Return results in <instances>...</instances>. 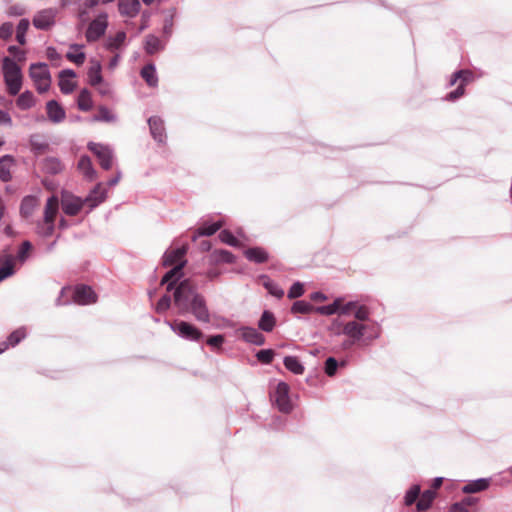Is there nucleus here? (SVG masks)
<instances>
[{"instance_id": "obj_9", "label": "nucleus", "mask_w": 512, "mask_h": 512, "mask_svg": "<svg viewBox=\"0 0 512 512\" xmlns=\"http://www.w3.org/2000/svg\"><path fill=\"white\" fill-rule=\"evenodd\" d=\"M87 147L92 153L96 155L101 167L104 170H110L112 168L113 151L109 146L100 143L89 142Z\"/></svg>"}, {"instance_id": "obj_10", "label": "nucleus", "mask_w": 512, "mask_h": 512, "mask_svg": "<svg viewBox=\"0 0 512 512\" xmlns=\"http://www.w3.org/2000/svg\"><path fill=\"white\" fill-rule=\"evenodd\" d=\"M73 299L77 304L87 305L96 302L97 296L91 287L79 285L74 290Z\"/></svg>"}, {"instance_id": "obj_12", "label": "nucleus", "mask_w": 512, "mask_h": 512, "mask_svg": "<svg viewBox=\"0 0 512 512\" xmlns=\"http://www.w3.org/2000/svg\"><path fill=\"white\" fill-rule=\"evenodd\" d=\"M238 332L242 340L249 344L261 346L265 343L264 335L254 327L242 326L238 329Z\"/></svg>"}, {"instance_id": "obj_2", "label": "nucleus", "mask_w": 512, "mask_h": 512, "mask_svg": "<svg viewBox=\"0 0 512 512\" xmlns=\"http://www.w3.org/2000/svg\"><path fill=\"white\" fill-rule=\"evenodd\" d=\"M2 69L9 94L12 96L19 94L22 86V72L20 66L10 57H4Z\"/></svg>"}, {"instance_id": "obj_35", "label": "nucleus", "mask_w": 512, "mask_h": 512, "mask_svg": "<svg viewBox=\"0 0 512 512\" xmlns=\"http://www.w3.org/2000/svg\"><path fill=\"white\" fill-rule=\"evenodd\" d=\"M126 40V33L124 31H118L115 36L108 37L105 43L107 50L114 51L119 49Z\"/></svg>"}, {"instance_id": "obj_61", "label": "nucleus", "mask_w": 512, "mask_h": 512, "mask_svg": "<svg viewBox=\"0 0 512 512\" xmlns=\"http://www.w3.org/2000/svg\"><path fill=\"white\" fill-rule=\"evenodd\" d=\"M172 27H173V17L170 16L169 18H166L164 20L163 33L169 37L172 33Z\"/></svg>"}, {"instance_id": "obj_11", "label": "nucleus", "mask_w": 512, "mask_h": 512, "mask_svg": "<svg viewBox=\"0 0 512 512\" xmlns=\"http://www.w3.org/2000/svg\"><path fill=\"white\" fill-rule=\"evenodd\" d=\"M148 125L153 139L160 144L165 143L167 136L164 121L158 116H152L148 119Z\"/></svg>"}, {"instance_id": "obj_4", "label": "nucleus", "mask_w": 512, "mask_h": 512, "mask_svg": "<svg viewBox=\"0 0 512 512\" xmlns=\"http://www.w3.org/2000/svg\"><path fill=\"white\" fill-rule=\"evenodd\" d=\"M165 323L169 325L170 329L178 335L180 338L191 341V342H198L200 341L204 334L203 332L197 328L195 325L184 321V320H174V321H168L166 320Z\"/></svg>"}, {"instance_id": "obj_18", "label": "nucleus", "mask_w": 512, "mask_h": 512, "mask_svg": "<svg viewBox=\"0 0 512 512\" xmlns=\"http://www.w3.org/2000/svg\"><path fill=\"white\" fill-rule=\"evenodd\" d=\"M490 485L489 478H479L472 480L462 487V492L465 494H473L486 490Z\"/></svg>"}, {"instance_id": "obj_6", "label": "nucleus", "mask_w": 512, "mask_h": 512, "mask_svg": "<svg viewBox=\"0 0 512 512\" xmlns=\"http://www.w3.org/2000/svg\"><path fill=\"white\" fill-rule=\"evenodd\" d=\"M107 27L108 14L106 12H101L88 25L85 33L87 42L92 43L98 41L102 36L105 35Z\"/></svg>"}, {"instance_id": "obj_63", "label": "nucleus", "mask_w": 512, "mask_h": 512, "mask_svg": "<svg viewBox=\"0 0 512 512\" xmlns=\"http://www.w3.org/2000/svg\"><path fill=\"white\" fill-rule=\"evenodd\" d=\"M464 70V74L462 77H460V85H463L464 87L473 79V73L469 70Z\"/></svg>"}, {"instance_id": "obj_37", "label": "nucleus", "mask_w": 512, "mask_h": 512, "mask_svg": "<svg viewBox=\"0 0 512 512\" xmlns=\"http://www.w3.org/2000/svg\"><path fill=\"white\" fill-rule=\"evenodd\" d=\"M88 80L91 86H97L103 81L102 74H101V65L99 62H95L89 69H88Z\"/></svg>"}, {"instance_id": "obj_25", "label": "nucleus", "mask_w": 512, "mask_h": 512, "mask_svg": "<svg viewBox=\"0 0 512 512\" xmlns=\"http://www.w3.org/2000/svg\"><path fill=\"white\" fill-rule=\"evenodd\" d=\"M58 206V198L56 196L49 197L45 205L43 220H45L46 222H55V218L58 212Z\"/></svg>"}, {"instance_id": "obj_3", "label": "nucleus", "mask_w": 512, "mask_h": 512, "mask_svg": "<svg viewBox=\"0 0 512 512\" xmlns=\"http://www.w3.org/2000/svg\"><path fill=\"white\" fill-rule=\"evenodd\" d=\"M337 335L343 334L354 341L370 342L377 339L380 335L378 330L370 329L367 325L357 321H348L343 324L342 330L336 332Z\"/></svg>"}, {"instance_id": "obj_19", "label": "nucleus", "mask_w": 512, "mask_h": 512, "mask_svg": "<svg viewBox=\"0 0 512 512\" xmlns=\"http://www.w3.org/2000/svg\"><path fill=\"white\" fill-rule=\"evenodd\" d=\"M186 253L185 247H179L173 250H168L163 255V265L164 266H171L176 265L179 262H181L182 258L184 257Z\"/></svg>"}, {"instance_id": "obj_60", "label": "nucleus", "mask_w": 512, "mask_h": 512, "mask_svg": "<svg viewBox=\"0 0 512 512\" xmlns=\"http://www.w3.org/2000/svg\"><path fill=\"white\" fill-rule=\"evenodd\" d=\"M25 13V9L20 5H12L8 9L9 16H22Z\"/></svg>"}, {"instance_id": "obj_1", "label": "nucleus", "mask_w": 512, "mask_h": 512, "mask_svg": "<svg viewBox=\"0 0 512 512\" xmlns=\"http://www.w3.org/2000/svg\"><path fill=\"white\" fill-rule=\"evenodd\" d=\"M173 296L174 305L179 314L185 315L190 313L198 322H210V311L206 299L189 280L181 281L177 285Z\"/></svg>"}, {"instance_id": "obj_64", "label": "nucleus", "mask_w": 512, "mask_h": 512, "mask_svg": "<svg viewBox=\"0 0 512 512\" xmlns=\"http://www.w3.org/2000/svg\"><path fill=\"white\" fill-rule=\"evenodd\" d=\"M450 512H468V509L464 507V504L460 502H456L452 504L450 508Z\"/></svg>"}, {"instance_id": "obj_62", "label": "nucleus", "mask_w": 512, "mask_h": 512, "mask_svg": "<svg viewBox=\"0 0 512 512\" xmlns=\"http://www.w3.org/2000/svg\"><path fill=\"white\" fill-rule=\"evenodd\" d=\"M0 125H12V118L10 114L4 110H0Z\"/></svg>"}, {"instance_id": "obj_51", "label": "nucleus", "mask_w": 512, "mask_h": 512, "mask_svg": "<svg viewBox=\"0 0 512 512\" xmlns=\"http://www.w3.org/2000/svg\"><path fill=\"white\" fill-rule=\"evenodd\" d=\"M304 292V285L301 282L297 281L290 287L287 297L289 299H296L301 297L304 294Z\"/></svg>"}, {"instance_id": "obj_28", "label": "nucleus", "mask_w": 512, "mask_h": 512, "mask_svg": "<svg viewBox=\"0 0 512 512\" xmlns=\"http://www.w3.org/2000/svg\"><path fill=\"white\" fill-rule=\"evenodd\" d=\"M210 260L212 263H215V264H219V263L232 264L235 262L236 258L230 251L224 250V249H219V250H215L211 253Z\"/></svg>"}, {"instance_id": "obj_38", "label": "nucleus", "mask_w": 512, "mask_h": 512, "mask_svg": "<svg viewBox=\"0 0 512 512\" xmlns=\"http://www.w3.org/2000/svg\"><path fill=\"white\" fill-rule=\"evenodd\" d=\"M14 259L11 255H7L3 264L0 266V281L14 275Z\"/></svg>"}, {"instance_id": "obj_57", "label": "nucleus", "mask_w": 512, "mask_h": 512, "mask_svg": "<svg viewBox=\"0 0 512 512\" xmlns=\"http://www.w3.org/2000/svg\"><path fill=\"white\" fill-rule=\"evenodd\" d=\"M465 93V87L463 85H458V87L451 91L450 93H448L445 97V99L447 101H455L457 99H459L460 97H462Z\"/></svg>"}, {"instance_id": "obj_7", "label": "nucleus", "mask_w": 512, "mask_h": 512, "mask_svg": "<svg viewBox=\"0 0 512 512\" xmlns=\"http://www.w3.org/2000/svg\"><path fill=\"white\" fill-rule=\"evenodd\" d=\"M271 398L275 402L277 408L282 413H290L293 405L289 397V386L285 382H279L271 394Z\"/></svg>"}, {"instance_id": "obj_26", "label": "nucleus", "mask_w": 512, "mask_h": 512, "mask_svg": "<svg viewBox=\"0 0 512 512\" xmlns=\"http://www.w3.org/2000/svg\"><path fill=\"white\" fill-rule=\"evenodd\" d=\"M186 264V261H181L176 264L173 268L165 273V275L161 279V285H164L166 282L175 281L178 282L183 277V268Z\"/></svg>"}, {"instance_id": "obj_8", "label": "nucleus", "mask_w": 512, "mask_h": 512, "mask_svg": "<svg viewBox=\"0 0 512 512\" xmlns=\"http://www.w3.org/2000/svg\"><path fill=\"white\" fill-rule=\"evenodd\" d=\"M57 14L58 10L56 8L42 9L34 15L33 26L43 31L50 30L56 23Z\"/></svg>"}, {"instance_id": "obj_58", "label": "nucleus", "mask_w": 512, "mask_h": 512, "mask_svg": "<svg viewBox=\"0 0 512 512\" xmlns=\"http://www.w3.org/2000/svg\"><path fill=\"white\" fill-rule=\"evenodd\" d=\"M85 53L84 52H79V53H72V52H68L66 54V58L75 63L76 65H82L85 61Z\"/></svg>"}, {"instance_id": "obj_52", "label": "nucleus", "mask_w": 512, "mask_h": 512, "mask_svg": "<svg viewBox=\"0 0 512 512\" xmlns=\"http://www.w3.org/2000/svg\"><path fill=\"white\" fill-rule=\"evenodd\" d=\"M171 302L170 295L164 294L156 304V312L160 314L166 312L171 307Z\"/></svg>"}, {"instance_id": "obj_56", "label": "nucleus", "mask_w": 512, "mask_h": 512, "mask_svg": "<svg viewBox=\"0 0 512 512\" xmlns=\"http://www.w3.org/2000/svg\"><path fill=\"white\" fill-rule=\"evenodd\" d=\"M224 341V336L222 334H217L210 336L206 342L212 348H220L223 345Z\"/></svg>"}, {"instance_id": "obj_33", "label": "nucleus", "mask_w": 512, "mask_h": 512, "mask_svg": "<svg viewBox=\"0 0 512 512\" xmlns=\"http://www.w3.org/2000/svg\"><path fill=\"white\" fill-rule=\"evenodd\" d=\"M258 327L264 332H271L275 327L274 314L268 310H265L258 322Z\"/></svg>"}, {"instance_id": "obj_59", "label": "nucleus", "mask_w": 512, "mask_h": 512, "mask_svg": "<svg viewBox=\"0 0 512 512\" xmlns=\"http://www.w3.org/2000/svg\"><path fill=\"white\" fill-rule=\"evenodd\" d=\"M358 304L357 302H354V301H350L346 304H342L340 302V308H339V314L340 315H347L351 312H355L356 308H357Z\"/></svg>"}, {"instance_id": "obj_23", "label": "nucleus", "mask_w": 512, "mask_h": 512, "mask_svg": "<svg viewBox=\"0 0 512 512\" xmlns=\"http://www.w3.org/2000/svg\"><path fill=\"white\" fill-rule=\"evenodd\" d=\"M165 44L159 39V37L154 34H148L145 37L144 50L147 54L153 55L161 50H163Z\"/></svg>"}, {"instance_id": "obj_48", "label": "nucleus", "mask_w": 512, "mask_h": 512, "mask_svg": "<svg viewBox=\"0 0 512 512\" xmlns=\"http://www.w3.org/2000/svg\"><path fill=\"white\" fill-rule=\"evenodd\" d=\"M26 337V332L24 328H19L13 331L7 338L6 342L9 346H16L21 340Z\"/></svg>"}, {"instance_id": "obj_20", "label": "nucleus", "mask_w": 512, "mask_h": 512, "mask_svg": "<svg viewBox=\"0 0 512 512\" xmlns=\"http://www.w3.org/2000/svg\"><path fill=\"white\" fill-rule=\"evenodd\" d=\"M38 205V199L36 196L28 195L25 196L20 204V214L23 218H29L32 216L35 208Z\"/></svg>"}, {"instance_id": "obj_47", "label": "nucleus", "mask_w": 512, "mask_h": 512, "mask_svg": "<svg viewBox=\"0 0 512 512\" xmlns=\"http://www.w3.org/2000/svg\"><path fill=\"white\" fill-rule=\"evenodd\" d=\"M32 249V244L30 241H23L21 246L19 247V250L17 252V255H16V259L21 262V263H24L28 257H29V252L31 251Z\"/></svg>"}, {"instance_id": "obj_36", "label": "nucleus", "mask_w": 512, "mask_h": 512, "mask_svg": "<svg viewBox=\"0 0 512 512\" xmlns=\"http://www.w3.org/2000/svg\"><path fill=\"white\" fill-rule=\"evenodd\" d=\"M17 107L21 110L30 109L35 104L34 95L31 91H24L16 100Z\"/></svg>"}, {"instance_id": "obj_39", "label": "nucleus", "mask_w": 512, "mask_h": 512, "mask_svg": "<svg viewBox=\"0 0 512 512\" xmlns=\"http://www.w3.org/2000/svg\"><path fill=\"white\" fill-rule=\"evenodd\" d=\"M55 230V222L45 220L38 221L36 224V232L38 235L44 238L52 236Z\"/></svg>"}, {"instance_id": "obj_30", "label": "nucleus", "mask_w": 512, "mask_h": 512, "mask_svg": "<svg viewBox=\"0 0 512 512\" xmlns=\"http://www.w3.org/2000/svg\"><path fill=\"white\" fill-rule=\"evenodd\" d=\"M436 494L432 489L425 490L420 494L419 499L416 503L417 511L422 512L428 510L435 498Z\"/></svg>"}, {"instance_id": "obj_55", "label": "nucleus", "mask_w": 512, "mask_h": 512, "mask_svg": "<svg viewBox=\"0 0 512 512\" xmlns=\"http://www.w3.org/2000/svg\"><path fill=\"white\" fill-rule=\"evenodd\" d=\"M369 315V309L364 305L357 306L354 312V317L359 321H367L369 319Z\"/></svg>"}, {"instance_id": "obj_40", "label": "nucleus", "mask_w": 512, "mask_h": 512, "mask_svg": "<svg viewBox=\"0 0 512 512\" xmlns=\"http://www.w3.org/2000/svg\"><path fill=\"white\" fill-rule=\"evenodd\" d=\"M117 117L106 106H100L98 113L94 115L93 121L97 122H115Z\"/></svg>"}, {"instance_id": "obj_14", "label": "nucleus", "mask_w": 512, "mask_h": 512, "mask_svg": "<svg viewBox=\"0 0 512 512\" xmlns=\"http://www.w3.org/2000/svg\"><path fill=\"white\" fill-rule=\"evenodd\" d=\"M107 190L102 187V183H98L93 190L86 196L84 202L89 206L90 210L96 208L105 201Z\"/></svg>"}, {"instance_id": "obj_27", "label": "nucleus", "mask_w": 512, "mask_h": 512, "mask_svg": "<svg viewBox=\"0 0 512 512\" xmlns=\"http://www.w3.org/2000/svg\"><path fill=\"white\" fill-rule=\"evenodd\" d=\"M140 75L150 87H156L158 85V77L154 64L149 63L145 65L141 69Z\"/></svg>"}, {"instance_id": "obj_16", "label": "nucleus", "mask_w": 512, "mask_h": 512, "mask_svg": "<svg viewBox=\"0 0 512 512\" xmlns=\"http://www.w3.org/2000/svg\"><path fill=\"white\" fill-rule=\"evenodd\" d=\"M86 204L84 200L79 197H64L62 199V209L66 215L75 216L82 209L83 205Z\"/></svg>"}, {"instance_id": "obj_13", "label": "nucleus", "mask_w": 512, "mask_h": 512, "mask_svg": "<svg viewBox=\"0 0 512 512\" xmlns=\"http://www.w3.org/2000/svg\"><path fill=\"white\" fill-rule=\"evenodd\" d=\"M46 113L48 119L55 124L63 122L66 118L64 108L56 100H50L46 103Z\"/></svg>"}, {"instance_id": "obj_41", "label": "nucleus", "mask_w": 512, "mask_h": 512, "mask_svg": "<svg viewBox=\"0 0 512 512\" xmlns=\"http://www.w3.org/2000/svg\"><path fill=\"white\" fill-rule=\"evenodd\" d=\"M29 25V20L23 18L19 21L16 27V40L20 45H24L26 43V33L29 28Z\"/></svg>"}, {"instance_id": "obj_46", "label": "nucleus", "mask_w": 512, "mask_h": 512, "mask_svg": "<svg viewBox=\"0 0 512 512\" xmlns=\"http://www.w3.org/2000/svg\"><path fill=\"white\" fill-rule=\"evenodd\" d=\"M218 237L221 240V242L232 247H238L240 244L237 238L232 234V232L227 229L222 230L219 233Z\"/></svg>"}, {"instance_id": "obj_50", "label": "nucleus", "mask_w": 512, "mask_h": 512, "mask_svg": "<svg viewBox=\"0 0 512 512\" xmlns=\"http://www.w3.org/2000/svg\"><path fill=\"white\" fill-rule=\"evenodd\" d=\"M275 352L272 349H262L256 353V358L263 364H270L274 358Z\"/></svg>"}, {"instance_id": "obj_44", "label": "nucleus", "mask_w": 512, "mask_h": 512, "mask_svg": "<svg viewBox=\"0 0 512 512\" xmlns=\"http://www.w3.org/2000/svg\"><path fill=\"white\" fill-rule=\"evenodd\" d=\"M339 308H340V299H336L328 305L317 307L316 311L322 315H333L336 313L339 314Z\"/></svg>"}, {"instance_id": "obj_43", "label": "nucleus", "mask_w": 512, "mask_h": 512, "mask_svg": "<svg viewBox=\"0 0 512 512\" xmlns=\"http://www.w3.org/2000/svg\"><path fill=\"white\" fill-rule=\"evenodd\" d=\"M313 310H314L313 305L310 302L305 301V300H297L293 303V305L291 307V312L293 314H298V313L308 314Z\"/></svg>"}, {"instance_id": "obj_32", "label": "nucleus", "mask_w": 512, "mask_h": 512, "mask_svg": "<svg viewBox=\"0 0 512 512\" xmlns=\"http://www.w3.org/2000/svg\"><path fill=\"white\" fill-rule=\"evenodd\" d=\"M283 364L287 370L296 375H301L304 372V366L296 356H286L283 359Z\"/></svg>"}, {"instance_id": "obj_22", "label": "nucleus", "mask_w": 512, "mask_h": 512, "mask_svg": "<svg viewBox=\"0 0 512 512\" xmlns=\"http://www.w3.org/2000/svg\"><path fill=\"white\" fill-rule=\"evenodd\" d=\"M78 168L83 173L84 177L89 181H92L96 178L97 173L93 168L91 159L87 155H83L80 157L78 161Z\"/></svg>"}, {"instance_id": "obj_5", "label": "nucleus", "mask_w": 512, "mask_h": 512, "mask_svg": "<svg viewBox=\"0 0 512 512\" xmlns=\"http://www.w3.org/2000/svg\"><path fill=\"white\" fill-rule=\"evenodd\" d=\"M29 75L38 93L43 94L48 91L51 85V76L47 64L42 62L32 63L29 68Z\"/></svg>"}, {"instance_id": "obj_45", "label": "nucleus", "mask_w": 512, "mask_h": 512, "mask_svg": "<svg viewBox=\"0 0 512 512\" xmlns=\"http://www.w3.org/2000/svg\"><path fill=\"white\" fill-rule=\"evenodd\" d=\"M420 486L413 485L405 494L404 502L406 506H411L420 496Z\"/></svg>"}, {"instance_id": "obj_24", "label": "nucleus", "mask_w": 512, "mask_h": 512, "mask_svg": "<svg viewBox=\"0 0 512 512\" xmlns=\"http://www.w3.org/2000/svg\"><path fill=\"white\" fill-rule=\"evenodd\" d=\"M245 257L254 263L261 264L268 260V253L261 247L248 248L244 252Z\"/></svg>"}, {"instance_id": "obj_49", "label": "nucleus", "mask_w": 512, "mask_h": 512, "mask_svg": "<svg viewBox=\"0 0 512 512\" xmlns=\"http://www.w3.org/2000/svg\"><path fill=\"white\" fill-rule=\"evenodd\" d=\"M339 367V362L334 357H328L324 364V371L327 376L333 377Z\"/></svg>"}, {"instance_id": "obj_17", "label": "nucleus", "mask_w": 512, "mask_h": 512, "mask_svg": "<svg viewBox=\"0 0 512 512\" xmlns=\"http://www.w3.org/2000/svg\"><path fill=\"white\" fill-rule=\"evenodd\" d=\"M15 164L12 155H4L0 157V180L2 182H9L12 179L11 169Z\"/></svg>"}, {"instance_id": "obj_53", "label": "nucleus", "mask_w": 512, "mask_h": 512, "mask_svg": "<svg viewBox=\"0 0 512 512\" xmlns=\"http://www.w3.org/2000/svg\"><path fill=\"white\" fill-rule=\"evenodd\" d=\"M59 88L63 94H70L75 88V84L68 78L59 77Z\"/></svg>"}, {"instance_id": "obj_42", "label": "nucleus", "mask_w": 512, "mask_h": 512, "mask_svg": "<svg viewBox=\"0 0 512 512\" xmlns=\"http://www.w3.org/2000/svg\"><path fill=\"white\" fill-rule=\"evenodd\" d=\"M265 279L263 285L267 291L274 297L280 299L284 296V290L274 281L270 280L267 276H263Z\"/></svg>"}, {"instance_id": "obj_34", "label": "nucleus", "mask_w": 512, "mask_h": 512, "mask_svg": "<svg viewBox=\"0 0 512 512\" xmlns=\"http://www.w3.org/2000/svg\"><path fill=\"white\" fill-rule=\"evenodd\" d=\"M77 105L78 108L84 112H87L92 109L93 101L91 98V93L88 89L84 88L80 91L78 95Z\"/></svg>"}, {"instance_id": "obj_21", "label": "nucleus", "mask_w": 512, "mask_h": 512, "mask_svg": "<svg viewBox=\"0 0 512 512\" xmlns=\"http://www.w3.org/2000/svg\"><path fill=\"white\" fill-rule=\"evenodd\" d=\"M29 143L31 146V151L37 156L43 154L49 148L48 142L40 134L31 135L29 138Z\"/></svg>"}, {"instance_id": "obj_54", "label": "nucleus", "mask_w": 512, "mask_h": 512, "mask_svg": "<svg viewBox=\"0 0 512 512\" xmlns=\"http://www.w3.org/2000/svg\"><path fill=\"white\" fill-rule=\"evenodd\" d=\"M13 24L11 22H5L0 26V39L9 40L13 34Z\"/></svg>"}, {"instance_id": "obj_29", "label": "nucleus", "mask_w": 512, "mask_h": 512, "mask_svg": "<svg viewBox=\"0 0 512 512\" xmlns=\"http://www.w3.org/2000/svg\"><path fill=\"white\" fill-rule=\"evenodd\" d=\"M223 226L222 221H216L213 223H204L200 228L197 229L192 240L195 241L198 236H212Z\"/></svg>"}, {"instance_id": "obj_15", "label": "nucleus", "mask_w": 512, "mask_h": 512, "mask_svg": "<svg viewBox=\"0 0 512 512\" xmlns=\"http://www.w3.org/2000/svg\"><path fill=\"white\" fill-rule=\"evenodd\" d=\"M118 9L122 16L134 18L140 12L141 3L139 0H120Z\"/></svg>"}, {"instance_id": "obj_31", "label": "nucleus", "mask_w": 512, "mask_h": 512, "mask_svg": "<svg viewBox=\"0 0 512 512\" xmlns=\"http://www.w3.org/2000/svg\"><path fill=\"white\" fill-rule=\"evenodd\" d=\"M64 169L63 164L58 158L47 157L43 160V170L51 175H56Z\"/></svg>"}]
</instances>
